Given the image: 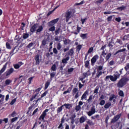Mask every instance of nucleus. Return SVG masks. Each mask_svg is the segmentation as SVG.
Segmentation results:
<instances>
[{
	"label": "nucleus",
	"instance_id": "34",
	"mask_svg": "<svg viewBox=\"0 0 129 129\" xmlns=\"http://www.w3.org/2000/svg\"><path fill=\"white\" fill-rule=\"evenodd\" d=\"M118 94L119 96H121V97H123V96H124V93H123V91L121 90L119 91Z\"/></svg>",
	"mask_w": 129,
	"mask_h": 129
},
{
	"label": "nucleus",
	"instance_id": "27",
	"mask_svg": "<svg viewBox=\"0 0 129 129\" xmlns=\"http://www.w3.org/2000/svg\"><path fill=\"white\" fill-rule=\"evenodd\" d=\"M60 31H61V28L59 27L58 28L56 29L54 32L55 35H58L60 33Z\"/></svg>",
	"mask_w": 129,
	"mask_h": 129
},
{
	"label": "nucleus",
	"instance_id": "63",
	"mask_svg": "<svg viewBox=\"0 0 129 129\" xmlns=\"http://www.w3.org/2000/svg\"><path fill=\"white\" fill-rule=\"evenodd\" d=\"M16 114H17V113L16 112V111H14L12 113L11 116H12V117H14V116H16Z\"/></svg>",
	"mask_w": 129,
	"mask_h": 129
},
{
	"label": "nucleus",
	"instance_id": "41",
	"mask_svg": "<svg viewBox=\"0 0 129 129\" xmlns=\"http://www.w3.org/2000/svg\"><path fill=\"white\" fill-rule=\"evenodd\" d=\"M88 66H89V61L87 60V61H86L85 62V67L86 68H88Z\"/></svg>",
	"mask_w": 129,
	"mask_h": 129
},
{
	"label": "nucleus",
	"instance_id": "59",
	"mask_svg": "<svg viewBox=\"0 0 129 129\" xmlns=\"http://www.w3.org/2000/svg\"><path fill=\"white\" fill-rule=\"evenodd\" d=\"M18 120V117H15L12 119L11 122H15V121H16V120Z\"/></svg>",
	"mask_w": 129,
	"mask_h": 129
},
{
	"label": "nucleus",
	"instance_id": "23",
	"mask_svg": "<svg viewBox=\"0 0 129 129\" xmlns=\"http://www.w3.org/2000/svg\"><path fill=\"white\" fill-rule=\"evenodd\" d=\"M91 74L90 73V71H88L86 73H84L83 75L85 77V78H86L88 76H89Z\"/></svg>",
	"mask_w": 129,
	"mask_h": 129
},
{
	"label": "nucleus",
	"instance_id": "52",
	"mask_svg": "<svg viewBox=\"0 0 129 129\" xmlns=\"http://www.w3.org/2000/svg\"><path fill=\"white\" fill-rule=\"evenodd\" d=\"M13 52H14L15 54L19 51V48H18L17 47H15L13 50Z\"/></svg>",
	"mask_w": 129,
	"mask_h": 129
},
{
	"label": "nucleus",
	"instance_id": "31",
	"mask_svg": "<svg viewBox=\"0 0 129 129\" xmlns=\"http://www.w3.org/2000/svg\"><path fill=\"white\" fill-rule=\"evenodd\" d=\"M85 121V118L84 116L81 117L80 118V123H83Z\"/></svg>",
	"mask_w": 129,
	"mask_h": 129
},
{
	"label": "nucleus",
	"instance_id": "5",
	"mask_svg": "<svg viewBox=\"0 0 129 129\" xmlns=\"http://www.w3.org/2000/svg\"><path fill=\"white\" fill-rule=\"evenodd\" d=\"M35 65H40V63L42 61V56L40 55V54H37L35 56Z\"/></svg>",
	"mask_w": 129,
	"mask_h": 129
},
{
	"label": "nucleus",
	"instance_id": "11",
	"mask_svg": "<svg viewBox=\"0 0 129 129\" xmlns=\"http://www.w3.org/2000/svg\"><path fill=\"white\" fill-rule=\"evenodd\" d=\"M88 95V91H86L81 97V100H83V99H85V100H86Z\"/></svg>",
	"mask_w": 129,
	"mask_h": 129
},
{
	"label": "nucleus",
	"instance_id": "10",
	"mask_svg": "<svg viewBox=\"0 0 129 129\" xmlns=\"http://www.w3.org/2000/svg\"><path fill=\"white\" fill-rule=\"evenodd\" d=\"M23 64H24V63L20 61V62H18V63H17V64H14L13 66L15 69H19L20 68V67H21L22 66V65H23Z\"/></svg>",
	"mask_w": 129,
	"mask_h": 129
},
{
	"label": "nucleus",
	"instance_id": "26",
	"mask_svg": "<svg viewBox=\"0 0 129 129\" xmlns=\"http://www.w3.org/2000/svg\"><path fill=\"white\" fill-rule=\"evenodd\" d=\"M111 53H109L108 54H107L105 57V60L106 61H108V60H109V58L111 57Z\"/></svg>",
	"mask_w": 129,
	"mask_h": 129
},
{
	"label": "nucleus",
	"instance_id": "30",
	"mask_svg": "<svg viewBox=\"0 0 129 129\" xmlns=\"http://www.w3.org/2000/svg\"><path fill=\"white\" fill-rule=\"evenodd\" d=\"M80 37H81V38H82L83 39H86V38L87 37V33L81 34L80 35Z\"/></svg>",
	"mask_w": 129,
	"mask_h": 129
},
{
	"label": "nucleus",
	"instance_id": "9",
	"mask_svg": "<svg viewBox=\"0 0 129 129\" xmlns=\"http://www.w3.org/2000/svg\"><path fill=\"white\" fill-rule=\"evenodd\" d=\"M15 71V70L14 68H11L9 70H8L6 72L5 74L6 76H10Z\"/></svg>",
	"mask_w": 129,
	"mask_h": 129
},
{
	"label": "nucleus",
	"instance_id": "51",
	"mask_svg": "<svg viewBox=\"0 0 129 129\" xmlns=\"http://www.w3.org/2000/svg\"><path fill=\"white\" fill-rule=\"evenodd\" d=\"M103 69V67L102 66H99L97 67V70L99 71H101Z\"/></svg>",
	"mask_w": 129,
	"mask_h": 129
},
{
	"label": "nucleus",
	"instance_id": "54",
	"mask_svg": "<svg viewBox=\"0 0 129 129\" xmlns=\"http://www.w3.org/2000/svg\"><path fill=\"white\" fill-rule=\"evenodd\" d=\"M73 93H77V92H78V89L77 88H74L73 89Z\"/></svg>",
	"mask_w": 129,
	"mask_h": 129
},
{
	"label": "nucleus",
	"instance_id": "38",
	"mask_svg": "<svg viewBox=\"0 0 129 129\" xmlns=\"http://www.w3.org/2000/svg\"><path fill=\"white\" fill-rule=\"evenodd\" d=\"M58 8H59V6L56 7L53 9V10H52V11H51L48 12V13L47 14V16H50V15H51V14L53 13V12H54V11H55V10H56V9H58Z\"/></svg>",
	"mask_w": 129,
	"mask_h": 129
},
{
	"label": "nucleus",
	"instance_id": "58",
	"mask_svg": "<svg viewBox=\"0 0 129 129\" xmlns=\"http://www.w3.org/2000/svg\"><path fill=\"white\" fill-rule=\"evenodd\" d=\"M93 51V47H91L88 50V53H89V54H90V53H92Z\"/></svg>",
	"mask_w": 129,
	"mask_h": 129
},
{
	"label": "nucleus",
	"instance_id": "21",
	"mask_svg": "<svg viewBox=\"0 0 129 129\" xmlns=\"http://www.w3.org/2000/svg\"><path fill=\"white\" fill-rule=\"evenodd\" d=\"M75 117H76V115H72L71 116V123H72V124H73L74 123V121H75Z\"/></svg>",
	"mask_w": 129,
	"mask_h": 129
},
{
	"label": "nucleus",
	"instance_id": "62",
	"mask_svg": "<svg viewBox=\"0 0 129 129\" xmlns=\"http://www.w3.org/2000/svg\"><path fill=\"white\" fill-rule=\"evenodd\" d=\"M125 70H126V71H127L128 69H129V63H127L126 66L124 68Z\"/></svg>",
	"mask_w": 129,
	"mask_h": 129
},
{
	"label": "nucleus",
	"instance_id": "57",
	"mask_svg": "<svg viewBox=\"0 0 129 129\" xmlns=\"http://www.w3.org/2000/svg\"><path fill=\"white\" fill-rule=\"evenodd\" d=\"M53 52L54 54H58V50H57L56 47L53 48Z\"/></svg>",
	"mask_w": 129,
	"mask_h": 129
},
{
	"label": "nucleus",
	"instance_id": "45",
	"mask_svg": "<svg viewBox=\"0 0 129 129\" xmlns=\"http://www.w3.org/2000/svg\"><path fill=\"white\" fill-rule=\"evenodd\" d=\"M126 7L122 6L117 8V10H119V11H122L123 10H125Z\"/></svg>",
	"mask_w": 129,
	"mask_h": 129
},
{
	"label": "nucleus",
	"instance_id": "64",
	"mask_svg": "<svg viewBox=\"0 0 129 129\" xmlns=\"http://www.w3.org/2000/svg\"><path fill=\"white\" fill-rule=\"evenodd\" d=\"M69 46H68L67 48L63 49V52L65 53V52H67V51H69Z\"/></svg>",
	"mask_w": 129,
	"mask_h": 129
},
{
	"label": "nucleus",
	"instance_id": "49",
	"mask_svg": "<svg viewBox=\"0 0 129 129\" xmlns=\"http://www.w3.org/2000/svg\"><path fill=\"white\" fill-rule=\"evenodd\" d=\"M92 97H93L92 95H90L89 97V99L87 100L88 102H91V101H92Z\"/></svg>",
	"mask_w": 129,
	"mask_h": 129
},
{
	"label": "nucleus",
	"instance_id": "50",
	"mask_svg": "<svg viewBox=\"0 0 129 129\" xmlns=\"http://www.w3.org/2000/svg\"><path fill=\"white\" fill-rule=\"evenodd\" d=\"M6 48H7V49H12V47H11V45H10V43L9 42L6 43Z\"/></svg>",
	"mask_w": 129,
	"mask_h": 129
},
{
	"label": "nucleus",
	"instance_id": "55",
	"mask_svg": "<svg viewBox=\"0 0 129 129\" xmlns=\"http://www.w3.org/2000/svg\"><path fill=\"white\" fill-rule=\"evenodd\" d=\"M16 101H17V99L15 98L10 103L11 105H13L15 102H16Z\"/></svg>",
	"mask_w": 129,
	"mask_h": 129
},
{
	"label": "nucleus",
	"instance_id": "36",
	"mask_svg": "<svg viewBox=\"0 0 129 129\" xmlns=\"http://www.w3.org/2000/svg\"><path fill=\"white\" fill-rule=\"evenodd\" d=\"M50 85V82L47 81L45 84V89H47L49 86Z\"/></svg>",
	"mask_w": 129,
	"mask_h": 129
},
{
	"label": "nucleus",
	"instance_id": "47",
	"mask_svg": "<svg viewBox=\"0 0 129 129\" xmlns=\"http://www.w3.org/2000/svg\"><path fill=\"white\" fill-rule=\"evenodd\" d=\"M51 69V70H52V71H56V64H54L52 66Z\"/></svg>",
	"mask_w": 129,
	"mask_h": 129
},
{
	"label": "nucleus",
	"instance_id": "60",
	"mask_svg": "<svg viewBox=\"0 0 129 129\" xmlns=\"http://www.w3.org/2000/svg\"><path fill=\"white\" fill-rule=\"evenodd\" d=\"M84 86V84H82L81 83H79V89H81L82 87Z\"/></svg>",
	"mask_w": 129,
	"mask_h": 129
},
{
	"label": "nucleus",
	"instance_id": "53",
	"mask_svg": "<svg viewBox=\"0 0 129 129\" xmlns=\"http://www.w3.org/2000/svg\"><path fill=\"white\" fill-rule=\"evenodd\" d=\"M115 62H114V60H111L109 62V65H110V66H112L113 65H114Z\"/></svg>",
	"mask_w": 129,
	"mask_h": 129
},
{
	"label": "nucleus",
	"instance_id": "43",
	"mask_svg": "<svg viewBox=\"0 0 129 129\" xmlns=\"http://www.w3.org/2000/svg\"><path fill=\"white\" fill-rule=\"evenodd\" d=\"M77 51H80L81 50V48H82V45H79L77 46Z\"/></svg>",
	"mask_w": 129,
	"mask_h": 129
},
{
	"label": "nucleus",
	"instance_id": "35",
	"mask_svg": "<svg viewBox=\"0 0 129 129\" xmlns=\"http://www.w3.org/2000/svg\"><path fill=\"white\" fill-rule=\"evenodd\" d=\"M55 75H56V73L52 72L50 73V80H52V78H54L55 77Z\"/></svg>",
	"mask_w": 129,
	"mask_h": 129
},
{
	"label": "nucleus",
	"instance_id": "2",
	"mask_svg": "<svg viewBox=\"0 0 129 129\" xmlns=\"http://www.w3.org/2000/svg\"><path fill=\"white\" fill-rule=\"evenodd\" d=\"M75 14V10L74 9H70L65 13L64 17L67 22H68L71 18L73 17V15Z\"/></svg>",
	"mask_w": 129,
	"mask_h": 129
},
{
	"label": "nucleus",
	"instance_id": "18",
	"mask_svg": "<svg viewBox=\"0 0 129 129\" xmlns=\"http://www.w3.org/2000/svg\"><path fill=\"white\" fill-rule=\"evenodd\" d=\"M63 107H64V105H61L60 107H58L57 109V113L59 114L61 111L63 110Z\"/></svg>",
	"mask_w": 129,
	"mask_h": 129
},
{
	"label": "nucleus",
	"instance_id": "22",
	"mask_svg": "<svg viewBox=\"0 0 129 129\" xmlns=\"http://www.w3.org/2000/svg\"><path fill=\"white\" fill-rule=\"evenodd\" d=\"M126 50V49H125V48L119 49L118 51H117L114 55L115 56V55H117V54H118V53H120V52H125Z\"/></svg>",
	"mask_w": 129,
	"mask_h": 129
},
{
	"label": "nucleus",
	"instance_id": "20",
	"mask_svg": "<svg viewBox=\"0 0 129 129\" xmlns=\"http://www.w3.org/2000/svg\"><path fill=\"white\" fill-rule=\"evenodd\" d=\"M110 106H111V103L110 102H109L105 104L104 108L107 109V108H109Z\"/></svg>",
	"mask_w": 129,
	"mask_h": 129
},
{
	"label": "nucleus",
	"instance_id": "33",
	"mask_svg": "<svg viewBox=\"0 0 129 129\" xmlns=\"http://www.w3.org/2000/svg\"><path fill=\"white\" fill-rule=\"evenodd\" d=\"M102 75V72H99L96 75V78H99V76Z\"/></svg>",
	"mask_w": 129,
	"mask_h": 129
},
{
	"label": "nucleus",
	"instance_id": "28",
	"mask_svg": "<svg viewBox=\"0 0 129 129\" xmlns=\"http://www.w3.org/2000/svg\"><path fill=\"white\" fill-rule=\"evenodd\" d=\"M63 106H65L66 108H68V109H70L71 108V104H64Z\"/></svg>",
	"mask_w": 129,
	"mask_h": 129
},
{
	"label": "nucleus",
	"instance_id": "3",
	"mask_svg": "<svg viewBox=\"0 0 129 129\" xmlns=\"http://www.w3.org/2000/svg\"><path fill=\"white\" fill-rule=\"evenodd\" d=\"M128 81V79L127 78H123L121 79L117 83V86L119 88H122L125 84H126V82Z\"/></svg>",
	"mask_w": 129,
	"mask_h": 129
},
{
	"label": "nucleus",
	"instance_id": "46",
	"mask_svg": "<svg viewBox=\"0 0 129 129\" xmlns=\"http://www.w3.org/2000/svg\"><path fill=\"white\" fill-rule=\"evenodd\" d=\"M87 21V18L81 19L82 25L84 24V23Z\"/></svg>",
	"mask_w": 129,
	"mask_h": 129
},
{
	"label": "nucleus",
	"instance_id": "61",
	"mask_svg": "<svg viewBox=\"0 0 129 129\" xmlns=\"http://www.w3.org/2000/svg\"><path fill=\"white\" fill-rule=\"evenodd\" d=\"M61 39H60V37L59 38V36H56L54 38V41H56V42H58V41H60Z\"/></svg>",
	"mask_w": 129,
	"mask_h": 129
},
{
	"label": "nucleus",
	"instance_id": "1",
	"mask_svg": "<svg viewBox=\"0 0 129 129\" xmlns=\"http://www.w3.org/2000/svg\"><path fill=\"white\" fill-rule=\"evenodd\" d=\"M122 70H123V69L119 71L120 74L118 73V72H116L113 76H107L104 79L105 81H107V79H110L111 81H113V82L116 81L117 79L120 77V74L122 73Z\"/></svg>",
	"mask_w": 129,
	"mask_h": 129
},
{
	"label": "nucleus",
	"instance_id": "39",
	"mask_svg": "<svg viewBox=\"0 0 129 129\" xmlns=\"http://www.w3.org/2000/svg\"><path fill=\"white\" fill-rule=\"evenodd\" d=\"M100 105H104L105 104V100H101L99 103Z\"/></svg>",
	"mask_w": 129,
	"mask_h": 129
},
{
	"label": "nucleus",
	"instance_id": "44",
	"mask_svg": "<svg viewBox=\"0 0 129 129\" xmlns=\"http://www.w3.org/2000/svg\"><path fill=\"white\" fill-rule=\"evenodd\" d=\"M27 38H29V34L28 33H24L23 34V38L27 39Z\"/></svg>",
	"mask_w": 129,
	"mask_h": 129
},
{
	"label": "nucleus",
	"instance_id": "8",
	"mask_svg": "<svg viewBox=\"0 0 129 129\" xmlns=\"http://www.w3.org/2000/svg\"><path fill=\"white\" fill-rule=\"evenodd\" d=\"M98 58H99V56H98V55H95L91 59L92 66H94V64L96 63V61H97Z\"/></svg>",
	"mask_w": 129,
	"mask_h": 129
},
{
	"label": "nucleus",
	"instance_id": "12",
	"mask_svg": "<svg viewBox=\"0 0 129 129\" xmlns=\"http://www.w3.org/2000/svg\"><path fill=\"white\" fill-rule=\"evenodd\" d=\"M70 59V57L69 56H68L65 58H63L61 60V62L63 63V64H66L67 63H68V61H69Z\"/></svg>",
	"mask_w": 129,
	"mask_h": 129
},
{
	"label": "nucleus",
	"instance_id": "48",
	"mask_svg": "<svg viewBox=\"0 0 129 129\" xmlns=\"http://www.w3.org/2000/svg\"><path fill=\"white\" fill-rule=\"evenodd\" d=\"M49 31H51V32H54L55 31V26H52L49 28Z\"/></svg>",
	"mask_w": 129,
	"mask_h": 129
},
{
	"label": "nucleus",
	"instance_id": "24",
	"mask_svg": "<svg viewBox=\"0 0 129 129\" xmlns=\"http://www.w3.org/2000/svg\"><path fill=\"white\" fill-rule=\"evenodd\" d=\"M69 56H73V54H74V50H73V48H71L69 51L68 52Z\"/></svg>",
	"mask_w": 129,
	"mask_h": 129
},
{
	"label": "nucleus",
	"instance_id": "17",
	"mask_svg": "<svg viewBox=\"0 0 129 129\" xmlns=\"http://www.w3.org/2000/svg\"><path fill=\"white\" fill-rule=\"evenodd\" d=\"M46 115H47V114L42 113V114L39 117V119H40V120L42 119V120H43V122H45V121H46V120H44V118H45V117L46 116Z\"/></svg>",
	"mask_w": 129,
	"mask_h": 129
},
{
	"label": "nucleus",
	"instance_id": "32",
	"mask_svg": "<svg viewBox=\"0 0 129 129\" xmlns=\"http://www.w3.org/2000/svg\"><path fill=\"white\" fill-rule=\"evenodd\" d=\"M57 50H60L61 48H62V45L60 42L57 43V47H56Z\"/></svg>",
	"mask_w": 129,
	"mask_h": 129
},
{
	"label": "nucleus",
	"instance_id": "16",
	"mask_svg": "<svg viewBox=\"0 0 129 129\" xmlns=\"http://www.w3.org/2000/svg\"><path fill=\"white\" fill-rule=\"evenodd\" d=\"M63 42L64 45H68L70 44L71 40L63 38Z\"/></svg>",
	"mask_w": 129,
	"mask_h": 129
},
{
	"label": "nucleus",
	"instance_id": "7",
	"mask_svg": "<svg viewBox=\"0 0 129 129\" xmlns=\"http://www.w3.org/2000/svg\"><path fill=\"white\" fill-rule=\"evenodd\" d=\"M95 112H96V110H95V106H93L91 108V110L87 112V113L89 116H91V115H92V114H94Z\"/></svg>",
	"mask_w": 129,
	"mask_h": 129
},
{
	"label": "nucleus",
	"instance_id": "42",
	"mask_svg": "<svg viewBox=\"0 0 129 129\" xmlns=\"http://www.w3.org/2000/svg\"><path fill=\"white\" fill-rule=\"evenodd\" d=\"M33 46H34V43L31 42L30 43H29L27 46V48H32V47H33Z\"/></svg>",
	"mask_w": 129,
	"mask_h": 129
},
{
	"label": "nucleus",
	"instance_id": "56",
	"mask_svg": "<svg viewBox=\"0 0 129 129\" xmlns=\"http://www.w3.org/2000/svg\"><path fill=\"white\" fill-rule=\"evenodd\" d=\"M81 109V106H80L79 105L76 106V110L77 111H79V110Z\"/></svg>",
	"mask_w": 129,
	"mask_h": 129
},
{
	"label": "nucleus",
	"instance_id": "13",
	"mask_svg": "<svg viewBox=\"0 0 129 129\" xmlns=\"http://www.w3.org/2000/svg\"><path fill=\"white\" fill-rule=\"evenodd\" d=\"M58 21H59V18H57L56 19L52 20L51 21L49 22V25L53 26V25H55V24L58 23Z\"/></svg>",
	"mask_w": 129,
	"mask_h": 129
},
{
	"label": "nucleus",
	"instance_id": "6",
	"mask_svg": "<svg viewBox=\"0 0 129 129\" xmlns=\"http://www.w3.org/2000/svg\"><path fill=\"white\" fill-rule=\"evenodd\" d=\"M121 116V114H118L114 116V117L112 118V119L111 120V123H115L119 118H120V117Z\"/></svg>",
	"mask_w": 129,
	"mask_h": 129
},
{
	"label": "nucleus",
	"instance_id": "29",
	"mask_svg": "<svg viewBox=\"0 0 129 129\" xmlns=\"http://www.w3.org/2000/svg\"><path fill=\"white\" fill-rule=\"evenodd\" d=\"M37 95H38V93L31 96L30 99V101H33V100H34V99H35V98H36L37 97Z\"/></svg>",
	"mask_w": 129,
	"mask_h": 129
},
{
	"label": "nucleus",
	"instance_id": "4",
	"mask_svg": "<svg viewBox=\"0 0 129 129\" xmlns=\"http://www.w3.org/2000/svg\"><path fill=\"white\" fill-rule=\"evenodd\" d=\"M50 40V37L49 36H45L44 38L41 41V44L40 47L41 48H44L46 45H48L49 44V41Z\"/></svg>",
	"mask_w": 129,
	"mask_h": 129
},
{
	"label": "nucleus",
	"instance_id": "19",
	"mask_svg": "<svg viewBox=\"0 0 129 129\" xmlns=\"http://www.w3.org/2000/svg\"><path fill=\"white\" fill-rule=\"evenodd\" d=\"M13 82V81L10 80V79H7L5 81V86H7L8 85H9L10 84H11V83Z\"/></svg>",
	"mask_w": 129,
	"mask_h": 129
},
{
	"label": "nucleus",
	"instance_id": "25",
	"mask_svg": "<svg viewBox=\"0 0 129 129\" xmlns=\"http://www.w3.org/2000/svg\"><path fill=\"white\" fill-rule=\"evenodd\" d=\"M37 28H38L36 30L37 33H40L42 32V31H43V26H38Z\"/></svg>",
	"mask_w": 129,
	"mask_h": 129
},
{
	"label": "nucleus",
	"instance_id": "14",
	"mask_svg": "<svg viewBox=\"0 0 129 129\" xmlns=\"http://www.w3.org/2000/svg\"><path fill=\"white\" fill-rule=\"evenodd\" d=\"M8 65V62H6L5 64L3 66V68L0 71V75H2L3 73H4V71H6V69H7V66Z\"/></svg>",
	"mask_w": 129,
	"mask_h": 129
},
{
	"label": "nucleus",
	"instance_id": "37",
	"mask_svg": "<svg viewBox=\"0 0 129 129\" xmlns=\"http://www.w3.org/2000/svg\"><path fill=\"white\" fill-rule=\"evenodd\" d=\"M114 98H115V95H111L109 97V101H111L113 100V99H114Z\"/></svg>",
	"mask_w": 129,
	"mask_h": 129
},
{
	"label": "nucleus",
	"instance_id": "15",
	"mask_svg": "<svg viewBox=\"0 0 129 129\" xmlns=\"http://www.w3.org/2000/svg\"><path fill=\"white\" fill-rule=\"evenodd\" d=\"M38 24H35L33 25L30 29V32H31L32 33H34V32L36 31V29H38Z\"/></svg>",
	"mask_w": 129,
	"mask_h": 129
},
{
	"label": "nucleus",
	"instance_id": "40",
	"mask_svg": "<svg viewBox=\"0 0 129 129\" xmlns=\"http://www.w3.org/2000/svg\"><path fill=\"white\" fill-rule=\"evenodd\" d=\"M98 90H99V87H96L95 90L94 91V93L97 94L98 93Z\"/></svg>",
	"mask_w": 129,
	"mask_h": 129
}]
</instances>
